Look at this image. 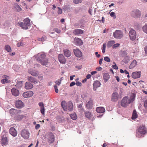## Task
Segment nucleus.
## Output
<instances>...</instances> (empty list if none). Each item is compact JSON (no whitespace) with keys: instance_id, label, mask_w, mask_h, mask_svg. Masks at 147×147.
Wrapping results in <instances>:
<instances>
[{"instance_id":"nucleus-1","label":"nucleus","mask_w":147,"mask_h":147,"mask_svg":"<svg viewBox=\"0 0 147 147\" xmlns=\"http://www.w3.org/2000/svg\"><path fill=\"white\" fill-rule=\"evenodd\" d=\"M136 94L134 93H132L129 97L127 96L124 97L121 101V105L123 107H127L129 104L135 100Z\"/></svg>"},{"instance_id":"nucleus-2","label":"nucleus","mask_w":147,"mask_h":147,"mask_svg":"<svg viewBox=\"0 0 147 147\" xmlns=\"http://www.w3.org/2000/svg\"><path fill=\"white\" fill-rule=\"evenodd\" d=\"M36 59L39 61L41 64L44 65H46L48 62V59L46 58V55L44 53H38L34 56Z\"/></svg>"},{"instance_id":"nucleus-3","label":"nucleus","mask_w":147,"mask_h":147,"mask_svg":"<svg viewBox=\"0 0 147 147\" xmlns=\"http://www.w3.org/2000/svg\"><path fill=\"white\" fill-rule=\"evenodd\" d=\"M23 22H18V26L21 27L24 30H27L30 28L31 24L30 19L27 18L24 20Z\"/></svg>"},{"instance_id":"nucleus-4","label":"nucleus","mask_w":147,"mask_h":147,"mask_svg":"<svg viewBox=\"0 0 147 147\" xmlns=\"http://www.w3.org/2000/svg\"><path fill=\"white\" fill-rule=\"evenodd\" d=\"M146 133V129L145 126H140L139 127L137 132L136 136L138 137H140L142 135H144Z\"/></svg>"},{"instance_id":"nucleus-5","label":"nucleus","mask_w":147,"mask_h":147,"mask_svg":"<svg viewBox=\"0 0 147 147\" xmlns=\"http://www.w3.org/2000/svg\"><path fill=\"white\" fill-rule=\"evenodd\" d=\"M113 35L115 38L117 39H120L123 36V34L121 30H116L113 32Z\"/></svg>"},{"instance_id":"nucleus-6","label":"nucleus","mask_w":147,"mask_h":147,"mask_svg":"<svg viewBox=\"0 0 147 147\" xmlns=\"http://www.w3.org/2000/svg\"><path fill=\"white\" fill-rule=\"evenodd\" d=\"M131 16L134 18H140L141 16V12L138 9H136L133 11L131 13Z\"/></svg>"},{"instance_id":"nucleus-7","label":"nucleus","mask_w":147,"mask_h":147,"mask_svg":"<svg viewBox=\"0 0 147 147\" xmlns=\"http://www.w3.org/2000/svg\"><path fill=\"white\" fill-rule=\"evenodd\" d=\"M22 136L25 139H28L29 137L30 133L27 129H24L21 133Z\"/></svg>"},{"instance_id":"nucleus-8","label":"nucleus","mask_w":147,"mask_h":147,"mask_svg":"<svg viewBox=\"0 0 147 147\" xmlns=\"http://www.w3.org/2000/svg\"><path fill=\"white\" fill-rule=\"evenodd\" d=\"M129 35L131 40H134L136 36V31L132 29L129 32Z\"/></svg>"},{"instance_id":"nucleus-9","label":"nucleus","mask_w":147,"mask_h":147,"mask_svg":"<svg viewBox=\"0 0 147 147\" xmlns=\"http://www.w3.org/2000/svg\"><path fill=\"white\" fill-rule=\"evenodd\" d=\"M118 93L116 92H113L111 96V100L114 102L117 101L119 99Z\"/></svg>"},{"instance_id":"nucleus-10","label":"nucleus","mask_w":147,"mask_h":147,"mask_svg":"<svg viewBox=\"0 0 147 147\" xmlns=\"http://www.w3.org/2000/svg\"><path fill=\"white\" fill-rule=\"evenodd\" d=\"M47 138L49 143H53L54 141V137L52 133H50L47 135Z\"/></svg>"},{"instance_id":"nucleus-11","label":"nucleus","mask_w":147,"mask_h":147,"mask_svg":"<svg viewBox=\"0 0 147 147\" xmlns=\"http://www.w3.org/2000/svg\"><path fill=\"white\" fill-rule=\"evenodd\" d=\"M15 106L18 108H22L24 106V104L21 100H19L16 101Z\"/></svg>"},{"instance_id":"nucleus-12","label":"nucleus","mask_w":147,"mask_h":147,"mask_svg":"<svg viewBox=\"0 0 147 147\" xmlns=\"http://www.w3.org/2000/svg\"><path fill=\"white\" fill-rule=\"evenodd\" d=\"M33 92L32 91H29L26 92H24L22 94L23 96L25 98L30 97L33 96Z\"/></svg>"},{"instance_id":"nucleus-13","label":"nucleus","mask_w":147,"mask_h":147,"mask_svg":"<svg viewBox=\"0 0 147 147\" xmlns=\"http://www.w3.org/2000/svg\"><path fill=\"white\" fill-rule=\"evenodd\" d=\"M74 42L76 45L79 46H81L83 44L82 40L80 39L77 37L74 38Z\"/></svg>"},{"instance_id":"nucleus-14","label":"nucleus","mask_w":147,"mask_h":147,"mask_svg":"<svg viewBox=\"0 0 147 147\" xmlns=\"http://www.w3.org/2000/svg\"><path fill=\"white\" fill-rule=\"evenodd\" d=\"M58 58L59 61L62 63H65L66 60L63 55L62 54H59L58 55Z\"/></svg>"},{"instance_id":"nucleus-15","label":"nucleus","mask_w":147,"mask_h":147,"mask_svg":"<svg viewBox=\"0 0 147 147\" xmlns=\"http://www.w3.org/2000/svg\"><path fill=\"white\" fill-rule=\"evenodd\" d=\"M141 71L134 72L132 73V77L134 79H136L140 77Z\"/></svg>"},{"instance_id":"nucleus-16","label":"nucleus","mask_w":147,"mask_h":147,"mask_svg":"<svg viewBox=\"0 0 147 147\" xmlns=\"http://www.w3.org/2000/svg\"><path fill=\"white\" fill-rule=\"evenodd\" d=\"M101 85L99 81H95L93 84V89L95 91L96 90V88L99 87Z\"/></svg>"},{"instance_id":"nucleus-17","label":"nucleus","mask_w":147,"mask_h":147,"mask_svg":"<svg viewBox=\"0 0 147 147\" xmlns=\"http://www.w3.org/2000/svg\"><path fill=\"white\" fill-rule=\"evenodd\" d=\"M9 132L10 134L13 136L15 137L17 136V131L14 127H12L10 128Z\"/></svg>"},{"instance_id":"nucleus-18","label":"nucleus","mask_w":147,"mask_h":147,"mask_svg":"<svg viewBox=\"0 0 147 147\" xmlns=\"http://www.w3.org/2000/svg\"><path fill=\"white\" fill-rule=\"evenodd\" d=\"M20 112V111L19 110H16L13 109H11L9 110V113L12 115H14L18 114Z\"/></svg>"},{"instance_id":"nucleus-19","label":"nucleus","mask_w":147,"mask_h":147,"mask_svg":"<svg viewBox=\"0 0 147 147\" xmlns=\"http://www.w3.org/2000/svg\"><path fill=\"white\" fill-rule=\"evenodd\" d=\"M33 87V85L30 82H26L25 84V88L27 90H30Z\"/></svg>"},{"instance_id":"nucleus-20","label":"nucleus","mask_w":147,"mask_h":147,"mask_svg":"<svg viewBox=\"0 0 147 147\" xmlns=\"http://www.w3.org/2000/svg\"><path fill=\"white\" fill-rule=\"evenodd\" d=\"M84 31L80 29H76L74 30V34L79 35L83 34Z\"/></svg>"},{"instance_id":"nucleus-21","label":"nucleus","mask_w":147,"mask_h":147,"mask_svg":"<svg viewBox=\"0 0 147 147\" xmlns=\"http://www.w3.org/2000/svg\"><path fill=\"white\" fill-rule=\"evenodd\" d=\"M74 54L78 57H80L82 56V52L79 50H74Z\"/></svg>"},{"instance_id":"nucleus-22","label":"nucleus","mask_w":147,"mask_h":147,"mask_svg":"<svg viewBox=\"0 0 147 147\" xmlns=\"http://www.w3.org/2000/svg\"><path fill=\"white\" fill-rule=\"evenodd\" d=\"M12 95L15 96H18L19 94V91L18 90L15 88H13L11 90Z\"/></svg>"},{"instance_id":"nucleus-23","label":"nucleus","mask_w":147,"mask_h":147,"mask_svg":"<svg viewBox=\"0 0 147 147\" xmlns=\"http://www.w3.org/2000/svg\"><path fill=\"white\" fill-rule=\"evenodd\" d=\"M28 79L30 82L35 84H37L39 82L35 78L32 76L28 77Z\"/></svg>"},{"instance_id":"nucleus-24","label":"nucleus","mask_w":147,"mask_h":147,"mask_svg":"<svg viewBox=\"0 0 147 147\" xmlns=\"http://www.w3.org/2000/svg\"><path fill=\"white\" fill-rule=\"evenodd\" d=\"M9 77L5 75H4L3 76V79L1 80V82L2 84H5V83H9L10 82V81L8 80L7 78Z\"/></svg>"},{"instance_id":"nucleus-25","label":"nucleus","mask_w":147,"mask_h":147,"mask_svg":"<svg viewBox=\"0 0 147 147\" xmlns=\"http://www.w3.org/2000/svg\"><path fill=\"white\" fill-rule=\"evenodd\" d=\"M29 73L30 74L34 76H36L38 75V73L37 71H33L31 69H29L28 70Z\"/></svg>"},{"instance_id":"nucleus-26","label":"nucleus","mask_w":147,"mask_h":147,"mask_svg":"<svg viewBox=\"0 0 147 147\" xmlns=\"http://www.w3.org/2000/svg\"><path fill=\"white\" fill-rule=\"evenodd\" d=\"M96 111L98 113H102L105 112V109L103 107H98L96 108Z\"/></svg>"},{"instance_id":"nucleus-27","label":"nucleus","mask_w":147,"mask_h":147,"mask_svg":"<svg viewBox=\"0 0 147 147\" xmlns=\"http://www.w3.org/2000/svg\"><path fill=\"white\" fill-rule=\"evenodd\" d=\"M61 105L64 111H66L67 110V104L65 101H62L61 102Z\"/></svg>"},{"instance_id":"nucleus-28","label":"nucleus","mask_w":147,"mask_h":147,"mask_svg":"<svg viewBox=\"0 0 147 147\" xmlns=\"http://www.w3.org/2000/svg\"><path fill=\"white\" fill-rule=\"evenodd\" d=\"M103 78L105 82H107L110 78V76L108 73H105L103 76Z\"/></svg>"},{"instance_id":"nucleus-29","label":"nucleus","mask_w":147,"mask_h":147,"mask_svg":"<svg viewBox=\"0 0 147 147\" xmlns=\"http://www.w3.org/2000/svg\"><path fill=\"white\" fill-rule=\"evenodd\" d=\"M2 144L4 145H5L7 143V137L6 136H3L2 137Z\"/></svg>"},{"instance_id":"nucleus-30","label":"nucleus","mask_w":147,"mask_h":147,"mask_svg":"<svg viewBox=\"0 0 147 147\" xmlns=\"http://www.w3.org/2000/svg\"><path fill=\"white\" fill-rule=\"evenodd\" d=\"M84 114L85 117L89 119H90L92 115L91 113L89 111H85L84 112Z\"/></svg>"},{"instance_id":"nucleus-31","label":"nucleus","mask_w":147,"mask_h":147,"mask_svg":"<svg viewBox=\"0 0 147 147\" xmlns=\"http://www.w3.org/2000/svg\"><path fill=\"white\" fill-rule=\"evenodd\" d=\"M13 7L17 11H20L22 10L21 8L17 3L14 4Z\"/></svg>"},{"instance_id":"nucleus-32","label":"nucleus","mask_w":147,"mask_h":147,"mask_svg":"<svg viewBox=\"0 0 147 147\" xmlns=\"http://www.w3.org/2000/svg\"><path fill=\"white\" fill-rule=\"evenodd\" d=\"M137 62L136 61L134 60L130 65L129 66V69H132L135 67L137 65Z\"/></svg>"},{"instance_id":"nucleus-33","label":"nucleus","mask_w":147,"mask_h":147,"mask_svg":"<svg viewBox=\"0 0 147 147\" xmlns=\"http://www.w3.org/2000/svg\"><path fill=\"white\" fill-rule=\"evenodd\" d=\"M68 109L69 111H71L73 109V105L72 102L70 101L69 102Z\"/></svg>"},{"instance_id":"nucleus-34","label":"nucleus","mask_w":147,"mask_h":147,"mask_svg":"<svg viewBox=\"0 0 147 147\" xmlns=\"http://www.w3.org/2000/svg\"><path fill=\"white\" fill-rule=\"evenodd\" d=\"M82 102L81 101L80 103H79V105H78V110L80 112H81V113H83L84 111V109L82 106Z\"/></svg>"},{"instance_id":"nucleus-35","label":"nucleus","mask_w":147,"mask_h":147,"mask_svg":"<svg viewBox=\"0 0 147 147\" xmlns=\"http://www.w3.org/2000/svg\"><path fill=\"white\" fill-rule=\"evenodd\" d=\"M138 117V115L137 113L136 110H134L133 112L132 115L131 117V119L134 120L137 118Z\"/></svg>"},{"instance_id":"nucleus-36","label":"nucleus","mask_w":147,"mask_h":147,"mask_svg":"<svg viewBox=\"0 0 147 147\" xmlns=\"http://www.w3.org/2000/svg\"><path fill=\"white\" fill-rule=\"evenodd\" d=\"M64 53L65 55L67 57H69L71 55V53L68 50L66 49L64 50Z\"/></svg>"},{"instance_id":"nucleus-37","label":"nucleus","mask_w":147,"mask_h":147,"mask_svg":"<svg viewBox=\"0 0 147 147\" xmlns=\"http://www.w3.org/2000/svg\"><path fill=\"white\" fill-rule=\"evenodd\" d=\"M23 81H19L17 82L15 86L18 88H21L22 86Z\"/></svg>"},{"instance_id":"nucleus-38","label":"nucleus","mask_w":147,"mask_h":147,"mask_svg":"<svg viewBox=\"0 0 147 147\" xmlns=\"http://www.w3.org/2000/svg\"><path fill=\"white\" fill-rule=\"evenodd\" d=\"M130 60V58L129 56L125 57L123 60V61L125 63H128Z\"/></svg>"},{"instance_id":"nucleus-39","label":"nucleus","mask_w":147,"mask_h":147,"mask_svg":"<svg viewBox=\"0 0 147 147\" xmlns=\"http://www.w3.org/2000/svg\"><path fill=\"white\" fill-rule=\"evenodd\" d=\"M115 43L114 40H110L108 42L107 44V46L108 48H109L113 46V45Z\"/></svg>"},{"instance_id":"nucleus-40","label":"nucleus","mask_w":147,"mask_h":147,"mask_svg":"<svg viewBox=\"0 0 147 147\" xmlns=\"http://www.w3.org/2000/svg\"><path fill=\"white\" fill-rule=\"evenodd\" d=\"M92 101L91 100L88 101L86 105V107L87 109H89L92 107Z\"/></svg>"},{"instance_id":"nucleus-41","label":"nucleus","mask_w":147,"mask_h":147,"mask_svg":"<svg viewBox=\"0 0 147 147\" xmlns=\"http://www.w3.org/2000/svg\"><path fill=\"white\" fill-rule=\"evenodd\" d=\"M46 39V37L45 36H43L42 38H38V40L39 41L43 42Z\"/></svg>"},{"instance_id":"nucleus-42","label":"nucleus","mask_w":147,"mask_h":147,"mask_svg":"<svg viewBox=\"0 0 147 147\" xmlns=\"http://www.w3.org/2000/svg\"><path fill=\"white\" fill-rule=\"evenodd\" d=\"M5 49L8 52H10L11 51V49L10 47L8 45H5Z\"/></svg>"},{"instance_id":"nucleus-43","label":"nucleus","mask_w":147,"mask_h":147,"mask_svg":"<svg viewBox=\"0 0 147 147\" xmlns=\"http://www.w3.org/2000/svg\"><path fill=\"white\" fill-rule=\"evenodd\" d=\"M24 117V116L22 115H17L16 118L19 121L21 120Z\"/></svg>"},{"instance_id":"nucleus-44","label":"nucleus","mask_w":147,"mask_h":147,"mask_svg":"<svg viewBox=\"0 0 147 147\" xmlns=\"http://www.w3.org/2000/svg\"><path fill=\"white\" fill-rule=\"evenodd\" d=\"M143 31L147 34V25H146L144 26L143 27Z\"/></svg>"},{"instance_id":"nucleus-45","label":"nucleus","mask_w":147,"mask_h":147,"mask_svg":"<svg viewBox=\"0 0 147 147\" xmlns=\"http://www.w3.org/2000/svg\"><path fill=\"white\" fill-rule=\"evenodd\" d=\"M104 60L105 61L108 62H110L111 61L110 58L107 56L104 57Z\"/></svg>"},{"instance_id":"nucleus-46","label":"nucleus","mask_w":147,"mask_h":147,"mask_svg":"<svg viewBox=\"0 0 147 147\" xmlns=\"http://www.w3.org/2000/svg\"><path fill=\"white\" fill-rule=\"evenodd\" d=\"M40 112L43 115H45V109L44 107H42V108H40Z\"/></svg>"},{"instance_id":"nucleus-47","label":"nucleus","mask_w":147,"mask_h":147,"mask_svg":"<svg viewBox=\"0 0 147 147\" xmlns=\"http://www.w3.org/2000/svg\"><path fill=\"white\" fill-rule=\"evenodd\" d=\"M61 80H58L55 81V83L57 85L59 86L61 84Z\"/></svg>"},{"instance_id":"nucleus-48","label":"nucleus","mask_w":147,"mask_h":147,"mask_svg":"<svg viewBox=\"0 0 147 147\" xmlns=\"http://www.w3.org/2000/svg\"><path fill=\"white\" fill-rule=\"evenodd\" d=\"M113 64H114V65H113L112 66V67L114 69H118V67L117 66L115 62L113 63Z\"/></svg>"},{"instance_id":"nucleus-49","label":"nucleus","mask_w":147,"mask_h":147,"mask_svg":"<svg viewBox=\"0 0 147 147\" xmlns=\"http://www.w3.org/2000/svg\"><path fill=\"white\" fill-rule=\"evenodd\" d=\"M4 24V25L5 26L4 27V28H7L9 27L10 24L9 23V22H8V23L6 22Z\"/></svg>"},{"instance_id":"nucleus-50","label":"nucleus","mask_w":147,"mask_h":147,"mask_svg":"<svg viewBox=\"0 0 147 147\" xmlns=\"http://www.w3.org/2000/svg\"><path fill=\"white\" fill-rule=\"evenodd\" d=\"M110 15L111 17H113L114 18H116V16L115 13L114 12H112L110 13Z\"/></svg>"},{"instance_id":"nucleus-51","label":"nucleus","mask_w":147,"mask_h":147,"mask_svg":"<svg viewBox=\"0 0 147 147\" xmlns=\"http://www.w3.org/2000/svg\"><path fill=\"white\" fill-rule=\"evenodd\" d=\"M75 84H76L77 86H80L82 85V83L76 81V83L74 82V85Z\"/></svg>"},{"instance_id":"nucleus-52","label":"nucleus","mask_w":147,"mask_h":147,"mask_svg":"<svg viewBox=\"0 0 147 147\" xmlns=\"http://www.w3.org/2000/svg\"><path fill=\"white\" fill-rule=\"evenodd\" d=\"M82 0H74V3L76 4H78L82 2Z\"/></svg>"},{"instance_id":"nucleus-53","label":"nucleus","mask_w":147,"mask_h":147,"mask_svg":"<svg viewBox=\"0 0 147 147\" xmlns=\"http://www.w3.org/2000/svg\"><path fill=\"white\" fill-rule=\"evenodd\" d=\"M58 10L57 13L58 14H61L62 13V9L59 7H58Z\"/></svg>"},{"instance_id":"nucleus-54","label":"nucleus","mask_w":147,"mask_h":147,"mask_svg":"<svg viewBox=\"0 0 147 147\" xmlns=\"http://www.w3.org/2000/svg\"><path fill=\"white\" fill-rule=\"evenodd\" d=\"M54 87L55 90V92L56 93H58L59 91H58V90L57 88V85H54Z\"/></svg>"},{"instance_id":"nucleus-55","label":"nucleus","mask_w":147,"mask_h":147,"mask_svg":"<svg viewBox=\"0 0 147 147\" xmlns=\"http://www.w3.org/2000/svg\"><path fill=\"white\" fill-rule=\"evenodd\" d=\"M119 44L118 43H116L113 46V48L114 49L116 47H118L119 45Z\"/></svg>"},{"instance_id":"nucleus-56","label":"nucleus","mask_w":147,"mask_h":147,"mask_svg":"<svg viewBox=\"0 0 147 147\" xmlns=\"http://www.w3.org/2000/svg\"><path fill=\"white\" fill-rule=\"evenodd\" d=\"M38 105L40 107H41V108H42V107H44L43 103L42 102H39L38 103Z\"/></svg>"},{"instance_id":"nucleus-57","label":"nucleus","mask_w":147,"mask_h":147,"mask_svg":"<svg viewBox=\"0 0 147 147\" xmlns=\"http://www.w3.org/2000/svg\"><path fill=\"white\" fill-rule=\"evenodd\" d=\"M144 106L145 108L147 109V100L144 102Z\"/></svg>"},{"instance_id":"nucleus-58","label":"nucleus","mask_w":147,"mask_h":147,"mask_svg":"<svg viewBox=\"0 0 147 147\" xmlns=\"http://www.w3.org/2000/svg\"><path fill=\"white\" fill-rule=\"evenodd\" d=\"M40 124H37L35 126V129H37L40 127Z\"/></svg>"},{"instance_id":"nucleus-59","label":"nucleus","mask_w":147,"mask_h":147,"mask_svg":"<svg viewBox=\"0 0 147 147\" xmlns=\"http://www.w3.org/2000/svg\"><path fill=\"white\" fill-rule=\"evenodd\" d=\"M55 31L58 33H59L61 32L60 30L57 28H55Z\"/></svg>"},{"instance_id":"nucleus-60","label":"nucleus","mask_w":147,"mask_h":147,"mask_svg":"<svg viewBox=\"0 0 147 147\" xmlns=\"http://www.w3.org/2000/svg\"><path fill=\"white\" fill-rule=\"evenodd\" d=\"M95 54L96 55V56L98 58L100 56V54H98L97 52H96L95 53Z\"/></svg>"},{"instance_id":"nucleus-61","label":"nucleus","mask_w":147,"mask_h":147,"mask_svg":"<svg viewBox=\"0 0 147 147\" xmlns=\"http://www.w3.org/2000/svg\"><path fill=\"white\" fill-rule=\"evenodd\" d=\"M96 69L98 71H101L102 69V68L100 67H98L96 68Z\"/></svg>"},{"instance_id":"nucleus-62","label":"nucleus","mask_w":147,"mask_h":147,"mask_svg":"<svg viewBox=\"0 0 147 147\" xmlns=\"http://www.w3.org/2000/svg\"><path fill=\"white\" fill-rule=\"evenodd\" d=\"M92 10L91 8H90L88 10V12L91 15H92Z\"/></svg>"},{"instance_id":"nucleus-63","label":"nucleus","mask_w":147,"mask_h":147,"mask_svg":"<svg viewBox=\"0 0 147 147\" xmlns=\"http://www.w3.org/2000/svg\"><path fill=\"white\" fill-rule=\"evenodd\" d=\"M91 76V75L90 74H88L87 76H86V78L87 79H88L89 78H90Z\"/></svg>"},{"instance_id":"nucleus-64","label":"nucleus","mask_w":147,"mask_h":147,"mask_svg":"<svg viewBox=\"0 0 147 147\" xmlns=\"http://www.w3.org/2000/svg\"><path fill=\"white\" fill-rule=\"evenodd\" d=\"M75 67L78 69H80L82 68V67L81 65L76 66Z\"/></svg>"}]
</instances>
